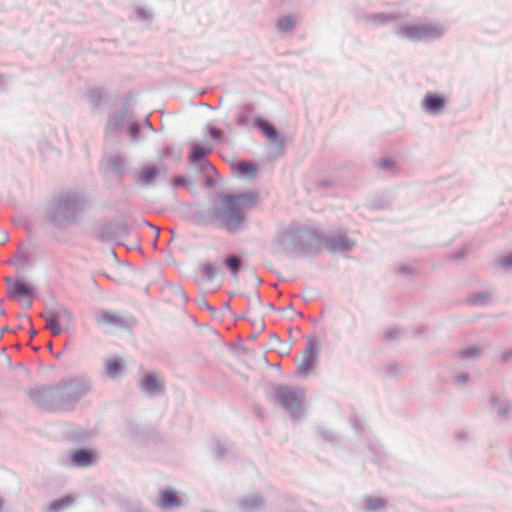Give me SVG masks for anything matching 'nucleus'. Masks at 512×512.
Segmentation results:
<instances>
[{"label":"nucleus","instance_id":"1a4fd4ad","mask_svg":"<svg viewBox=\"0 0 512 512\" xmlns=\"http://www.w3.org/2000/svg\"><path fill=\"white\" fill-rule=\"evenodd\" d=\"M130 228L126 222H104L97 231L100 240L116 241L129 234Z\"/></svg>","mask_w":512,"mask_h":512},{"label":"nucleus","instance_id":"864d4df0","mask_svg":"<svg viewBox=\"0 0 512 512\" xmlns=\"http://www.w3.org/2000/svg\"><path fill=\"white\" fill-rule=\"evenodd\" d=\"M465 255H466V250H465V248H463V249H461L460 251H458V252H456L455 254H453V255L451 256V258H452V259H454V260H459V259L464 258V257H465Z\"/></svg>","mask_w":512,"mask_h":512},{"label":"nucleus","instance_id":"2eb2a0df","mask_svg":"<svg viewBox=\"0 0 512 512\" xmlns=\"http://www.w3.org/2000/svg\"><path fill=\"white\" fill-rule=\"evenodd\" d=\"M253 124L270 142L275 143L278 148L284 147V139L272 123L261 116H256Z\"/></svg>","mask_w":512,"mask_h":512},{"label":"nucleus","instance_id":"dca6fc26","mask_svg":"<svg viewBox=\"0 0 512 512\" xmlns=\"http://www.w3.org/2000/svg\"><path fill=\"white\" fill-rule=\"evenodd\" d=\"M96 452L90 448H79L70 451V465L76 468L89 467L96 462Z\"/></svg>","mask_w":512,"mask_h":512},{"label":"nucleus","instance_id":"79ce46f5","mask_svg":"<svg viewBox=\"0 0 512 512\" xmlns=\"http://www.w3.org/2000/svg\"><path fill=\"white\" fill-rule=\"evenodd\" d=\"M200 171H202L205 174H209L210 172H214L215 168L214 166L206 159L203 161V163H200L199 165H196Z\"/></svg>","mask_w":512,"mask_h":512},{"label":"nucleus","instance_id":"8fccbe9b","mask_svg":"<svg viewBox=\"0 0 512 512\" xmlns=\"http://www.w3.org/2000/svg\"><path fill=\"white\" fill-rule=\"evenodd\" d=\"M397 272L403 275H410L413 273V268L408 265H402L397 268Z\"/></svg>","mask_w":512,"mask_h":512},{"label":"nucleus","instance_id":"680f3d73","mask_svg":"<svg viewBox=\"0 0 512 512\" xmlns=\"http://www.w3.org/2000/svg\"><path fill=\"white\" fill-rule=\"evenodd\" d=\"M47 348L49 349V351H50L51 353H53V344H52L51 342H49V343L47 344Z\"/></svg>","mask_w":512,"mask_h":512},{"label":"nucleus","instance_id":"5701e85b","mask_svg":"<svg viewBox=\"0 0 512 512\" xmlns=\"http://www.w3.org/2000/svg\"><path fill=\"white\" fill-rule=\"evenodd\" d=\"M107 164L118 178H122L124 176L127 162L123 156L119 154L112 155L108 158Z\"/></svg>","mask_w":512,"mask_h":512},{"label":"nucleus","instance_id":"5fc2aeb1","mask_svg":"<svg viewBox=\"0 0 512 512\" xmlns=\"http://www.w3.org/2000/svg\"><path fill=\"white\" fill-rule=\"evenodd\" d=\"M318 185L320 187L327 188V187L333 186L334 185V181L324 179V180L319 181Z\"/></svg>","mask_w":512,"mask_h":512},{"label":"nucleus","instance_id":"0eeeda50","mask_svg":"<svg viewBox=\"0 0 512 512\" xmlns=\"http://www.w3.org/2000/svg\"><path fill=\"white\" fill-rule=\"evenodd\" d=\"M276 401L297 420L302 413V405L305 393L302 389L293 390L286 385H277L274 388Z\"/></svg>","mask_w":512,"mask_h":512},{"label":"nucleus","instance_id":"473e14b6","mask_svg":"<svg viewBox=\"0 0 512 512\" xmlns=\"http://www.w3.org/2000/svg\"><path fill=\"white\" fill-rule=\"evenodd\" d=\"M88 100L90 104L98 108L104 101V92L100 88H92L88 93Z\"/></svg>","mask_w":512,"mask_h":512},{"label":"nucleus","instance_id":"bb28decb","mask_svg":"<svg viewBox=\"0 0 512 512\" xmlns=\"http://www.w3.org/2000/svg\"><path fill=\"white\" fill-rule=\"evenodd\" d=\"M74 503V498L72 496L66 495L59 499L52 501L48 507L47 512H62L70 507Z\"/></svg>","mask_w":512,"mask_h":512},{"label":"nucleus","instance_id":"f257e3e1","mask_svg":"<svg viewBox=\"0 0 512 512\" xmlns=\"http://www.w3.org/2000/svg\"><path fill=\"white\" fill-rule=\"evenodd\" d=\"M92 390L87 375L66 377L55 385H46L29 390L30 398L47 410H73Z\"/></svg>","mask_w":512,"mask_h":512},{"label":"nucleus","instance_id":"f704fd0d","mask_svg":"<svg viewBox=\"0 0 512 512\" xmlns=\"http://www.w3.org/2000/svg\"><path fill=\"white\" fill-rule=\"evenodd\" d=\"M490 294L487 292H478L471 294L467 298V302L472 306H483L487 303Z\"/></svg>","mask_w":512,"mask_h":512},{"label":"nucleus","instance_id":"9b49d317","mask_svg":"<svg viewBox=\"0 0 512 512\" xmlns=\"http://www.w3.org/2000/svg\"><path fill=\"white\" fill-rule=\"evenodd\" d=\"M491 409L495 412L499 422L507 424L512 422V402L497 394H492L490 397Z\"/></svg>","mask_w":512,"mask_h":512},{"label":"nucleus","instance_id":"774afa93","mask_svg":"<svg viewBox=\"0 0 512 512\" xmlns=\"http://www.w3.org/2000/svg\"><path fill=\"white\" fill-rule=\"evenodd\" d=\"M169 151H170V148H169V147L165 148V154H168V153H169Z\"/></svg>","mask_w":512,"mask_h":512},{"label":"nucleus","instance_id":"ea45409f","mask_svg":"<svg viewBox=\"0 0 512 512\" xmlns=\"http://www.w3.org/2000/svg\"><path fill=\"white\" fill-rule=\"evenodd\" d=\"M498 264L503 268H512V252L500 258Z\"/></svg>","mask_w":512,"mask_h":512},{"label":"nucleus","instance_id":"c03bdc74","mask_svg":"<svg viewBox=\"0 0 512 512\" xmlns=\"http://www.w3.org/2000/svg\"><path fill=\"white\" fill-rule=\"evenodd\" d=\"M400 334L401 332L398 328H392L385 333V338L387 340H394L397 339L400 336Z\"/></svg>","mask_w":512,"mask_h":512},{"label":"nucleus","instance_id":"052dcab7","mask_svg":"<svg viewBox=\"0 0 512 512\" xmlns=\"http://www.w3.org/2000/svg\"><path fill=\"white\" fill-rule=\"evenodd\" d=\"M5 83V76L0 74V86Z\"/></svg>","mask_w":512,"mask_h":512},{"label":"nucleus","instance_id":"412c9836","mask_svg":"<svg viewBox=\"0 0 512 512\" xmlns=\"http://www.w3.org/2000/svg\"><path fill=\"white\" fill-rule=\"evenodd\" d=\"M160 174V170L155 165H147L137 178V183L141 186H151Z\"/></svg>","mask_w":512,"mask_h":512},{"label":"nucleus","instance_id":"20e7f679","mask_svg":"<svg viewBox=\"0 0 512 512\" xmlns=\"http://www.w3.org/2000/svg\"><path fill=\"white\" fill-rule=\"evenodd\" d=\"M87 205L86 197L74 191L59 193L46 206V219L55 228H64L77 221Z\"/></svg>","mask_w":512,"mask_h":512},{"label":"nucleus","instance_id":"c9c22d12","mask_svg":"<svg viewBox=\"0 0 512 512\" xmlns=\"http://www.w3.org/2000/svg\"><path fill=\"white\" fill-rule=\"evenodd\" d=\"M230 446H231V444H230L229 441L216 439L214 441V453H215V456L218 459L222 458L229 451Z\"/></svg>","mask_w":512,"mask_h":512},{"label":"nucleus","instance_id":"0e129e2a","mask_svg":"<svg viewBox=\"0 0 512 512\" xmlns=\"http://www.w3.org/2000/svg\"><path fill=\"white\" fill-rule=\"evenodd\" d=\"M30 333H31V336H35L37 332H36V330H35V329H33V328H32V329L30 330Z\"/></svg>","mask_w":512,"mask_h":512},{"label":"nucleus","instance_id":"58836bf2","mask_svg":"<svg viewBox=\"0 0 512 512\" xmlns=\"http://www.w3.org/2000/svg\"><path fill=\"white\" fill-rule=\"evenodd\" d=\"M470 379L468 373H461L453 377L452 381L456 386H464Z\"/></svg>","mask_w":512,"mask_h":512},{"label":"nucleus","instance_id":"e433bc0d","mask_svg":"<svg viewBox=\"0 0 512 512\" xmlns=\"http://www.w3.org/2000/svg\"><path fill=\"white\" fill-rule=\"evenodd\" d=\"M257 171V165L253 162L240 161L238 172L243 176H252Z\"/></svg>","mask_w":512,"mask_h":512},{"label":"nucleus","instance_id":"09e8293b","mask_svg":"<svg viewBox=\"0 0 512 512\" xmlns=\"http://www.w3.org/2000/svg\"><path fill=\"white\" fill-rule=\"evenodd\" d=\"M249 302H250V305H253V304H257L259 306H261L263 303H262V298H261V295L259 294V292H255L253 294V296L249 299Z\"/></svg>","mask_w":512,"mask_h":512},{"label":"nucleus","instance_id":"4be33fe9","mask_svg":"<svg viewBox=\"0 0 512 512\" xmlns=\"http://www.w3.org/2000/svg\"><path fill=\"white\" fill-rule=\"evenodd\" d=\"M211 151L212 148L210 146L202 147L198 144H194L190 150L189 162L192 165H199L200 163H203V161L207 159V156L211 153Z\"/></svg>","mask_w":512,"mask_h":512},{"label":"nucleus","instance_id":"3c124183","mask_svg":"<svg viewBox=\"0 0 512 512\" xmlns=\"http://www.w3.org/2000/svg\"><path fill=\"white\" fill-rule=\"evenodd\" d=\"M350 422H351L352 427L356 431L359 432V431H361L363 429L360 419L354 417V418H351Z\"/></svg>","mask_w":512,"mask_h":512},{"label":"nucleus","instance_id":"69168bd1","mask_svg":"<svg viewBox=\"0 0 512 512\" xmlns=\"http://www.w3.org/2000/svg\"><path fill=\"white\" fill-rule=\"evenodd\" d=\"M424 331H425V327H424V326H422V327H421V329H420L417 333H418V334H421V333H423Z\"/></svg>","mask_w":512,"mask_h":512},{"label":"nucleus","instance_id":"603ef678","mask_svg":"<svg viewBox=\"0 0 512 512\" xmlns=\"http://www.w3.org/2000/svg\"><path fill=\"white\" fill-rule=\"evenodd\" d=\"M511 357H512V349L505 350L501 354V361L503 363H505V362L509 361Z\"/></svg>","mask_w":512,"mask_h":512},{"label":"nucleus","instance_id":"338daca9","mask_svg":"<svg viewBox=\"0 0 512 512\" xmlns=\"http://www.w3.org/2000/svg\"><path fill=\"white\" fill-rule=\"evenodd\" d=\"M61 356H62V353H60V352H59V353H57V354L55 355V357H56L57 359H60V358H61Z\"/></svg>","mask_w":512,"mask_h":512},{"label":"nucleus","instance_id":"37998d69","mask_svg":"<svg viewBox=\"0 0 512 512\" xmlns=\"http://www.w3.org/2000/svg\"><path fill=\"white\" fill-rule=\"evenodd\" d=\"M320 437L323 440L333 442L336 440V434L330 430H319Z\"/></svg>","mask_w":512,"mask_h":512},{"label":"nucleus","instance_id":"6ab92c4d","mask_svg":"<svg viewBox=\"0 0 512 512\" xmlns=\"http://www.w3.org/2000/svg\"><path fill=\"white\" fill-rule=\"evenodd\" d=\"M95 319L99 324L115 327H125L126 320L110 311L102 310L95 315Z\"/></svg>","mask_w":512,"mask_h":512},{"label":"nucleus","instance_id":"cd10ccee","mask_svg":"<svg viewBox=\"0 0 512 512\" xmlns=\"http://www.w3.org/2000/svg\"><path fill=\"white\" fill-rule=\"evenodd\" d=\"M482 356V349L478 346H469L456 352V357L461 360H476Z\"/></svg>","mask_w":512,"mask_h":512},{"label":"nucleus","instance_id":"39448f33","mask_svg":"<svg viewBox=\"0 0 512 512\" xmlns=\"http://www.w3.org/2000/svg\"><path fill=\"white\" fill-rule=\"evenodd\" d=\"M133 112L126 106L110 114L106 126V135L117 136L122 127L126 126L127 132L132 141L140 140L141 126L134 121Z\"/></svg>","mask_w":512,"mask_h":512},{"label":"nucleus","instance_id":"7ed1b4c3","mask_svg":"<svg viewBox=\"0 0 512 512\" xmlns=\"http://www.w3.org/2000/svg\"><path fill=\"white\" fill-rule=\"evenodd\" d=\"M272 247L277 253L314 257L321 252V233L302 223L292 222L277 231Z\"/></svg>","mask_w":512,"mask_h":512},{"label":"nucleus","instance_id":"4468645a","mask_svg":"<svg viewBox=\"0 0 512 512\" xmlns=\"http://www.w3.org/2000/svg\"><path fill=\"white\" fill-rule=\"evenodd\" d=\"M318 357V344L314 338L307 341V345L303 350V360L297 369L299 375H307L314 367Z\"/></svg>","mask_w":512,"mask_h":512},{"label":"nucleus","instance_id":"aec40b11","mask_svg":"<svg viewBox=\"0 0 512 512\" xmlns=\"http://www.w3.org/2000/svg\"><path fill=\"white\" fill-rule=\"evenodd\" d=\"M159 505L162 509H173L181 506V500L172 489H165L160 492Z\"/></svg>","mask_w":512,"mask_h":512},{"label":"nucleus","instance_id":"f8f14e48","mask_svg":"<svg viewBox=\"0 0 512 512\" xmlns=\"http://www.w3.org/2000/svg\"><path fill=\"white\" fill-rule=\"evenodd\" d=\"M139 388L147 395L156 397L164 394L165 383L158 373L148 372L139 382Z\"/></svg>","mask_w":512,"mask_h":512},{"label":"nucleus","instance_id":"c756f323","mask_svg":"<svg viewBox=\"0 0 512 512\" xmlns=\"http://www.w3.org/2000/svg\"><path fill=\"white\" fill-rule=\"evenodd\" d=\"M386 504L387 501L383 498L367 496L365 498L364 510L366 512H377L384 508Z\"/></svg>","mask_w":512,"mask_h":512},{"label":"nucleus","instance_id":"7c9ffc66","mask_svg":"<svg viewBox=\"0 0 512 512\" xmlns=\"http://www.w3.org/2000/svg\"><path fill=\"white\" fill-rule=\"evenodd\" d=\"M254 110L253 104H245L237 116V124L241 127H248L250 125V116Z\"/></svg>","mask_w":512,"mask_h":512},{"label":"nucleus","instance_id":"bf43d9fd","mask_svg":"<svg viewBox=\"0 0 512 512\" xmlns=\"http://www.w3.org/2000/svg\"><path fill=\"white\" fill-rule=\"evenodd\" d=\"M144 125H145V127H147L149 130L154 131V128H153V126H152V124H151V122L149 121V119H148V118H145V120H144Z\"/></svg>","mask_w":512,"mask_h":512},{"label":"nucleus","instance_id":"2f4dec72","mask_svg":"<svg viewBox=\"0 0 512 512\" xmlns=\"http://www.w3.org/2000/svg\"><path fill=\"white\" fill-rule=\"evenodd\" d=\"M219 271L220 268L214 263L204 262L201 264L202 275L204 279H206L207 281H213L216 278Z\"/></svg>","mask_w":512,"mask_h":512},{"label":"nucleus","instance_id":"49530a36","mask_svg":"<svg viewBox=\"0 0 512 512\" xmlns=\"http://www.w3.org/2000/svg\"><path fill=\"white\" fill-rule=\"evenodd\" d=\"M137 17L142 20L149 19L151 17V13L144 8H137L136 10Z\"/></svg>","mask_w":512,"mask_h":512},{"label":"nucleus","instance_id":"393cba45","mask_svg":"<svg viewBox=\"0 0 512 512\" xmlns=\"http://www.w3.org/2000/svg\"><path fill=\"white\" fill-rule=\"evenodd\" d=\"M124 371V365L120 358H114L106 361L105 373L109 378L116 379Z\"/></svg>","mask_w":512,"mask_h":512},{"label":"nucleus","instance_id":"4d7b16f0","mask_svg":"<svg viewBox=\"0 0 512 512\" xmlns=\"http://www.w3.org/2000/svg\"><path fill=\"white\" fill-rule=\"evenodd\" d=\"M456 438L458 440H467L469 438V435L467 432L465 431H460L456 434Z\"/></svg>","mask_w":512,"mask_h":512},{"label":"nucleus","instance_id":"13d9d810","mask_svg":"<svg viewBox=\"0 0 512 512\" xmlns=\"http://www.w3.org/2000/svg\"><path fill=\"white\" fill-rule=\"evenodd\" d=\"M205 185H206L207 187H213V186L215 185V182H214L211 178L207 177V178L205 179Z\"/></svg>","mask_w":512,"mask_h":512},{"label":"nucleus","instance_id":"de8ad7c7","mask_svg":"<svg viewBox=\"0 0 512 512\" xmlns=\"http://www.w3.org/2000/svg\"><path fill=\"white\" fill-rule=\"evenodd\" d=\"M387 369L391 375H397L399 373V371L401 370V366L397 363H390L388 365Z\"/></svg>","mask_w":512,"mask_h":512},{"label":"nucleus","instance_id":"f3484780","mask_svg":"<svg viewBox=\"0 0 512 512\" xmlns=\"http://www.w3.org/2000/svg\"><path fill=\"white\" fill-rule=\"evenodd\" d=\"M237 506L243 512H253L264 509L266 501L260 493H253L237 499Z\"/></svg>","mask_w":512,"mask_h":512},{"label":"nucleus","instance_id":"423d86ee","mask_svg":"<svg viewBox=\"0 0 512 512\" xmlns=\"http://www.w3.org/2000/svg\"><path fill=\"white\" fill-rule=\"evenodd\" d=\"M444 29L441 26L432 24H402L399 25L395 34L405 40L420 42L424 40H436L443 36Z\"/></svg>","mask_w":512,"mask_h":512},{"label":"nucleus","instance_id":"9d476101","mask_svg":"<svg viewBox=\"0 0 512 512\" xmlns=\"http://www.w3.org/2000/svg\"><path fill=\"white\" fill-rule=\"evenodd\" d=\"M323 246L331 253L347 252L355 246V241L344 234H321V249Z\"/></svg>","mask_w":512,"mask_h":512},{"label":"nucleus","instance_id":"b1692460","mask_svg":"<svg viewBox=\"0 0 512 512\" xmlns=\"http://www.w3.org/2000/svg\"><path fill=\"white\" fill-rule=\"evenodd\" d=\"M398 17L395 13H370L365 16V20L374 26H379L394 21Z\"/></svg>","mask_w":512,"mask_h":512},{"label":"nucleus","instance_id":"6e6552de","mask_svg":"<svg viewBox=\"0 0 512 512\" xmlns=\"http://www.w3.org/2000/svg\"><path fill=\"white\" fill-rule=\"evenodd\" d=\"M41 317L46 320V328L51 331V334L58 336L63 331L60 322L64 320L70 321L72 314L66 307L59 306L54 310L42 313Z\"/></svg>","mask_w":512,"mask_h":512},{"label":"nucleus","instance_id":"6e6d98bb","mask_svg":"<svg viewBox=\"0 0 512 512\" xmlns=\"http://www.w3.org/2000/svg\"><path fill=\"white\" fill-rule=\"evenodd\" d=\"M28 260H29V255L27 253H21L16 256V261L26 263Z\"/></svg>","mask_w":512,"mask_h":512},{"label":"nucleus","instance_id":"e2e57ef3","mask_svg":"<svg viewBox=\"0 0 512 512\" xmlns=\"http://www.w3.org/2000/svg\"><path fill=\"white\" fill-rule=\"evenodd\" d=\"M7 240H8V234L4 233L3 234V242H6Z\"/></svg>","mask_w":512,"mask_h":512},{"label":"nucleus","instance_id":"a19ab883","mask_svg":"<svg viewBox=\"0 0 512 512\" xmlns=\"http://www.w3.org/2000/svg\"><path fill=\"white\" fill-rule=\"evenodd\" d=\"M395 162L389 158H383L378 162V167L384 170H390L394 168Z\"/></svg>","mask_w":512,"mask_h":512},{"label":"nucleus","instance_id":"a211bd4d","mask_svg":"<svg viewBox=\"0 0 512 512\" xmlns=\"http://www.w3.org/2000/svg\"><path fill=\"white\" fill-rule=\"evenodd\" d=\"M446 105L445 98L437 93L428 92L422 100V108L425 112L436 115L440 113Z\"/></svg>","mask_w":512,"mask_h":512},{"label":"nucleus","instance_id":"a878e982","mask_svg":"<svg viewBox=\"0 0 512 512\" xmlns=\"http://www.w3.org/2000/svg\"><path fill=\"white\" fill-rule=\"evenodd\" d=\"M214 204L207 210H197L193 213V220L197 225L206 226L214 223Z\"/></svg>","mask_w":512,"mask_h":512},{"label":"nucleus","instance_id":"f03ea898","mask_svg":"<svg viewBox=\"0 0 512 512\" xmlns=\"http://www.w3.org/2000/svg\"><path fill=\"white\" fill-rule=\"evenodd\" d=\"M258 199L255 191L220 194L214 202V223L230 234L240 232L247 223L245 210L254 207Z\"/></svg>","mask_w":512,"mask_h":512},{"label":"nucleus","instance_id":"c85d7f7f","mask_svg":"<svg viewBox=\"0 0 512 512\" xmlns=\"http://www.w3.org/2000/svg\"><path fill=\"white\" fill-rule=\"evenodd\" d=\"M224 265L233 276H236L242 269L243 261L240 256L231 254L224 258Z\"/></svg>","mask_w":512,"mask_h":512},{"label":"nucleus","instance_id":"4c0bfd02","mask_svg":"<svg viewBox=\"0 0 512 512\" xmlns=\"http://www.w3.org/2000/svg\"><path fill=\"white\" fill-rule=\"evenodd\" d=\"M208 133L209 136L215 141H221L224 137L223 132L214 126H208Z\"/></svg>","mask_w":512,"mask_h":512},{"label":"nucleus","instance_id":"ddd939ff","mask_svg":"<svg viewBox=\"0 0 512 512\" xmlns=\"http://www.w3.org/2000/svg\"><path fill=\"white\" fill-rule=\"evenodd\" d=\"M7 284V295L11 299L33 298L35 288L22 280L14 281L11 277L5 279Z\"/></svg>","mask_w":512,"mask_h":512},{"label":"nucleus","instance_id":"72a5a7b5","mask_svg":"<svg viewBox=\"0 0 512 512\" xmlns=\"http://www.w3.org/2000/svg\"><path fill=\"white\" fill-rule=\"evenodd\" d=\"M295 28L294 19L291 16H283L277 21V29L279 32H291Z\"/></svg>","mask_w":512,"mask_h":512},{"label":"nucleus","instance_id":"a18cd8bd","mask_svg":"<svg viewBox=\"0 0 512 512\" xmlns=\"http://www.w3.org/2000/svg\"><path fill=\"white\" fill-rule=\"evenodd\" d=\"M187 179L184 176H175L172 179V184L174 187H184L187 185Z\"/></svg>","mask_w":512,"mask_h":512}]
</instances>
